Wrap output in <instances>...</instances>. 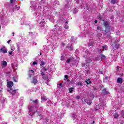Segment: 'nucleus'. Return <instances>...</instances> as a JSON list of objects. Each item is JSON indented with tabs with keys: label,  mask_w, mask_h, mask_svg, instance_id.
<instances>
[{
	"label": "nucleus",
	"mask_w": 124,
	"mask_h": 124,
	"mask_svg": "<svg viewBox=\"0 0 124 124\" xmlns=\"http://www.w3.org/2000/svg\"><path fill=\"white\" fill-rule=\"evenodd\" d=\"M109 25L110 23H109V21L103 20V25L106 29L105 31V32H109V31H110V29H111V27Z\"/></svg>",
	"instance_id": "f257e3e1"
},
{
	"label": "nucleus",
	"mask_w": 124,
	"mask_h": 124,
	"mask_svg": "<svg viewBox=\"0 0 124 124\" xmlns=\"http://www.w3.org/2000/svg\"><path fill=\"white\" fill-rule=\"evenodd\" d=\"M14 86V83L13 81H8L7 82V87L8 88L7 92L11 93V91H12V87Z\"/></svg>",
	"instance_id": "f03ea898"
},
{
	"label": "nucleus",
	"mask_w": 124,
	"mask_h": 124,
	"mask_svg": "<svg viewBox=\"0 0 124 124\" xmlns=\"http://www.w3.org/2000/svg\"><path fill=\"white\" fill-rule=\"evenodd\" d=\"M40 72V74H41V75L42 76L43 79L44 80H47V79H48V75L45 74L44 72L42 71V70H41Z\"/></svg>",
	"instance_id": "7ed1b4c3"
},
{
	"label": "nucleus",
	"mask_w": 124,
	"mask_h": 124,
	"mask_svg": "<svg viewBox=\"0 0 124 124\" xmlns=\"http://www.w3.org/2000/svg\"><path fill=\"white\" fill-rule=\"evenodd\" d=\"M28 109H29L30 112H31L32 113H33L34 114L35 113H36V112H37V110H33V109H35L34 107L31 106V105L29 106Z\"/></svg>",
	"instance_id": "20e7f679"
},
{
	"label": "nucleus",
	"mask_w": 124,
	"mask_h": 124,
	"mask_svg": "<svg viewBox=\"0 0 124 124\" xmlns=\"http://www.w3.org/2000/svg\"><path fill=\"white\" fill-rule=\"evenodd\" d=\"M28 75L29 76V78H31V77H32V75H34V71L32 70H29L28 72Z\"/></svg>",
	"instance_id": "39448f33"
},
{
	"label": "nucleus",
	"mask_w": 124,
	"mask_h": 124,
	"mask_svg": "<svg viewBox=\"0 0 124 124\" xmlns=\"http://www.w3.org/2000/svg\"><path fill=\"white\" fill-rule=\"evenodd\" d=\"M31 84L34 85H36L38 83V80H37V77L35 76L32 78V80L31 81Z\"/></svg>",
	"instance_id": "423d86ee"
},
{
	"label": "nucleus",
	"mask_w": 124,
	"mask_h": 124,
	"mask_svg": "<svg viewBox=\"0 0 124 124\" xmlns=\"http://www.w3.org/2000/svg\"><path fill=\"white\" fill-rule=\"evenodd\" d=\"M5 49V46H3L2 48L0 49V53H1L2 52L3 54H6V53H7V49Z\"/></svg>",
	"instance_id": "0eeeda50"
},
{
	"label": "nucleus",
	"mask_w": 124,
	"mask_h": 124,
	"mask_svg": "<svg viewBox=\"0 0 124 124\" xmlns=\"http://www.w3.org/2000/svg\"><path fill=\"white\" fill-rule=\"evenodd\" d=\"M112 47H113V49L117 50V49H119V48L120 47V45L118 44H115L113 45Z\"/></svg>",
	"instance_id": "6e6552de"
},
{
	"label": "nucleus",
	"mask_w": 124,
	"mask_h": 124,
	"mask_svg": "<svg viewBox=\"0 0 124 124\" xmlns=\"http://www.w3.org/2000/svg\"><path fill=\"white\" fill-rule=\"evenodd\" d=\"M102 93H103V94H104L105 95H106L107 94H108V93H109V92H107L106 91V88H104L102 91Z\"/></svg>",
	"instance_id": "1a4fd4ad"
},
{
	"label": "nucleus",
	"mask_w": 124,
	"mask_h": 124,
	"mask_svg": "<svg viewBox=\"0 0 124 124\" xmlns=\"http://www.w3.org/2000/svg\"><path fill=\"white\" fill-rule=\"evenodd\" d=\"M17 91H18V89H16V90H12L9 92L10 93H11V94H12V95H15V94L16 93V92H17Z\"/></svg>",
	"instance_id": "9d476101"
},
{
	"label": "nucleus",
	"mask_w": 124,
	"mask_h": 124,
	"mask_svg": "<svg viewBox=\"0 0 124 124\" xmlns=\"http://www.w3.org/2000/svg\"><path fill=\"white\" fill-rule=\"evenodd\" d=\"M117 82L120 84H123V79L121 78H117Z\"/></svg>",
	"instance_id": "9b49d317"
},
{
	"label": "nucleus",
	"mask_w": 124,
	"mask_h": 124,
	"mask_svg": "<svg viewBox=\"0 0 124 124\" xmlns=\"http://www.w3.org/2000/svg\"><path fill=\"white\" fill-rule=\"evenodd\" d=\"M30 101H32V102L34 103V104H38V99H36L35 100L30 99Z\"/></svg>",
	"instance_id": "f8f14e48"
},
{
	"label": "nucleus",
	"mask_w": 124,
	"mask_h": 124,
	"mask_svg": "<svg viewBox=\"0 0 124 124\" xmlns=\"http://www.w3.org/2000/svg\"><path fill=\"white\" fill-rule=\"evenodd\" d=\"M72 60H73V57L71 56L69 59L67 60L66 62L67 63H70V62H71Z\"/></svg>",
	"instance_id": "ddd939ff"
},
{
	"label": "nucleus",
	"mask_w": 124,
	"mask_h": 124,
	"mask_svg": "<svg viewBox=\"0 0 124 124\" xmlns=\"http://www.w3.org/2000/svg\"><path fill=\"white\" fill-rule=\"evenodd\" d=\"M90 80V78H88L85 80V83H86L87 85H89V84H92V81Z\"/></svg>",
	"instance_id": "4468645a"
},
{
	"label": "nucleus",
	"mask_w": 124,
	"mask_h": 124,
	"mask_svg": "<svg viewBox=\"0 0 124 124\" xmlns=\"http://www.w3.org/2000/svg\"><path fill=\"white\" fill-rule=\"evenodd\" d=\"M47 98L46 97V96H44L41 97V100L42 101H46V100H47Z\"/></svg>",
	"instance_id": "2eb2a0df"
},
{
	"label": "nucleus",
	"mask_w": 124,
	"mask_h": 124,
	"mask_svg": "<svg viewBox=\"0 0 124 124\" xmlns=\"http://www.w3.org/2000/svg\"><path fill=\"white\" fill-rule=\"evenodd\" d=\"M101 59H102V60H106L107 59L106 56L102 54H101Z\"/></svg>",
	"instance_id": "dca6fc26"
},
{
	"label": "nucleus",
	"mask_w": 124,
	"mask_h": 124,
	"mask_svg": "<svg viewBox=\"0 0 124 124\" xmlns=\"http://www.w3.org/2000/svg\"><path fill=\"white\" fill-rule=\"evenodd\" d=\"M73 90H74V87H72L69 89V92L70 93H73Z\"/></svg>",
	"instance_id": "f3484780"
},
{
	"label": "nucleus",
	"mask_w": 124,
	"mask_h": 124,
	"mask_svg": "<svg viewBox=\"0 0 124 124\" xmlns=\"http://www.w3.org/2000/svg\"><path fill=\"white\" fill-rule=\"evenodd\" d=\"M114 118L115 119H118L119 118V113H117V112H115L114 113Z\"/></svg>",
	"instance_id": "a211bd4d"
},
{
	"label": "nucleus",
	"mask_w": 124,
	"mask_h": 124,
	"mask_svg": "<svg viewBox=\"0 0 124 124\" xmlns=\"http://www.w3.org/2000/svg\"><path fill=\"white\" fill-rule=\"evenodd\" d=\"M77 85L80 86V87H82V86H83V83H82V82H81V81L78 82H77Z\"/></svg>",
	"instance_id": "6ab92c4d"
},
{
	"label": "nucleus",
	"mask_w": 124,
	"mask_h": 124,
	"mask_svg": "<svg viewBox=\"0 0 124 124\" xmlns=\"http://www.w3.org/2000/svg\"><path fill=\"white\" fill-rule=\"evenodd\" d=\"M2 65H3V66H6V65H7V62H6V61H3L2 63Z\"/></svg>",
	"instance_id": "aec40b11"
},
{
	"label": "nucleus",
	"mask_w": 124,
	"mask_h": 124,
	"mask_svg": "<svg viewBox=\"0 0 124 124\" xmlns=\"http://www.w3.org/2000/svg\"><path fill=\"white\" fill-rule=\"evenodd\" d=\"M65 60V57L63 55L61 57V61H64Z\"/></svg>",
	"instance_id": "412c9836"
},
{
	"label": "nucleus",
	"mask_w": 124,
	"mask_h": 124,
	"mask_svg": "<svg viewBox=\"0 0 124 124\" xmlns=\"http://www.w3.org/2000/svg\"><path fill=\"white\" fill-rule=\"evenodd\" d=\"M44 64H45V62L43 61H41V62L40 63V66H43V65H44Z\"/></svg>",
	"instance_id": "4be33fe9"
},
{
	"label": "nucleus",
	"mask_w": 124,
	"mask_h": 124,
	"mask_svg": "<svg viewBox=\"0 0 124 124\" xmlns=\"http://www.w3.org/2000/svg\"><path fill=\"white\" fill-rule=\"evenodd\" d=\"M67 48L69 49L70 51H72V50H73V46H67Z\"/></svg>",
	"instance_id": "5701e85b"
},
{
	"label": "nucleus",
	"mask_w": 124,
	"mask_h": 124,
	"mask_svg": "<svg viewBox=\"0 0 124 124\" xmlns=\"http://www.w3.org/2000/svg\"><path fill=\"white\" fill-rule=\"evenodd\" d=\"M111 3L112 4H115L116 3V0H111Z\"/></svg>",
	"instance_id": "b1692460"
},
{
	"label": "nucleus",
	"mask_w": 124,
	"mask_h": 124,
	"mask_svg": "<svg viewBox=\"0 0 124 124\" xmlns=\"http://www.w3.org/2000/svg\"><path fill=\"white\" fill-rule=\"evenodd\" d=\"M121 116H122V117H123V118H124V110L121 111Z\"/></svg>",
	"instance_id": "393cba45"
},
{
	"label": "nucleus",
	"mask_w": 124,
	"mask_h": 124,
	"mask_svg": "<svg viewBox=\"0 0 124 124\" xmlns=\"http://www.w3.org/2000/svg\"><path fill=\"white\" fill-rule=\"evenodd\" d=\"M13 80H14V82H18V78H15V77H14Z\"/></svg>",
	"instance_id": "a878e982"
},
{
	"label": "nucleus",
	"mask_w": 124,
	"mask_h": 124,
	"mask_svg": "<svg viewBox=\"0 0 124 124\" xmlns=\"http://www.w3.org/2000/svg\"><path fill=\"white\" fill-rule=\"evenodd\" d=\"M97 29L98 31H101V29H100V27L99 26H97Z\"/></svg>",
	"instance_id": "bb28decb"
},
{
	"label": "nucleus",
	"mask_w": 124,
	"mask_h": 124,
	"mask_svg": "<svg viewBox=\"0 0 124 124\" xmlns=\"http://www.w3.org/2000/svg\"><path fill=\"white\" fill-rule=\"evenodd\" d=\"M43 70L44 71H47V68L46 67H44Z\"/></svg>",
	"instance_id": "cd10ccee"
},
{
	"label": "nucleus",
	"mask_w": 124,
	"mask_h": 124,
	"mask_svg": "<svg viewBox=\"0 0 124 124\" xmlns=\"http://www.w3.org/2000/svg\"><path fill=\"white\" fill-rule=\"evenodd\" d=\"M61 46H63V47H64V46H65V44H64V43H62Z\"/></svg>",
	"instance_id": "c85d7f7f"
},
{
	"label": "nucleus",
	"mask_w": 124,
	"mask_h": 124,
	"mask_svg": "<svg viewBox=\"0 0 124 124\" xmlns=\"http://www.w3.org/2000/svg\"><path fill=\"white\" fill-rule=\"evenodd\" d=\"M17 51L18 52H20V46H17Z\"/></svg>",
	"instance_id": "c756f323"
},
{
	"label": "nucleus",
	"mask_w": 124,
	"mask_h": 124,
	"mask_svg": "<svg viewBox=\"0 0 124 124\" xmlns=\"http://www.w3.org/2000/svg\"><path fill=\"white\" fill-rule=\"evenodd\" d=\"M36 64H37V62H33V65H35Z\"/></svg>",
	"instance_id": "7c9ffc66"
},
{
	"label": "nucleus",
	"mask_w": 124,
	"mask_h": 124,
	"mask_svg": "<svg viewBox=\"0 0 124 124\" xmlns=\"http://www.w3.org/2000/svg\"><path fill=\"white\" fill-rule=\"evenodd\" d=\"M93 43H89L88 44V46H93Z\"/></svg>",
	"instance_id": "2f4dec72"
},
{
	"label": "nucleus",
	"mask_w": 124,
	"mask_h": 124,
	"mask_svg": "<svg viewBox=\"0 0 124 124\" xmlns=\"http://www.w3.org/2000/svg\"><path fill=\"white\" fill-rule=\"evenodd\" d=\"M64 77H65V79H66V80H67V79H68V76H67V75H65Z\"/></svg>",
	"instance_id": "473e14b6"
},
{
	"label": "nucleus",
	"mask_w": 124,
	"mask_h": 124,
	"mask_svg": "<svg viewBox=\"0 0 124 124\" xmlns=\"http://www.w3.org/2000/svg\"><path fill=\"white\" fill-rule=\"evenodd\" d=\"M76 98L77 99H80V97H79V96H76Z\"/></svg>",
	"instance_id": "72a5a7b5"
},
{
	"label": "nucleus",
	"mask_w": 124,
	"mask_h": 124,
	"mask_svg": "<svg viewBox=\"0 0 124 124\" xmlns=\"http://www.w3.org/2000/svg\"><path fill=\"white\" fill-rule=\"evenodd\" d=\"M9 53L10 55H12V53H13V51H9Z\"/></svg>",
	"instance_id": "f704fd0d"
},
{
	"label": "nucleus",
	"mask_w": 124,
	"mask_h": 124,
	"mask_svg": "<svg viewBox=\"0 0 124 124\" xmlns=\"http://www.w3.org/2000/svg\"><path fill=\"white\" fill-rule=\"evenodd\" d=\"M103 48L105 49V50H106V46H103Z\"/></svg>",
	"instance_id": "c9c22d12"
},
{
	"label": "nucleus",
	"mask_w": 124,
	"mask_h": 124,
	"mask_svg": "<svg viewBox=\"0 0 124 124\" xmlns=\"http://www.w3.org/2000/svg\"><path fill=\"white\" fill-rule=\"evenodd\" d=\"M65 29H68V25H66L65 27Z\"/></svg>",
	"instance_id": "e433bc0d"
},
{
	"label": "nucleus",
	"mask_w": 124,
	"mask_h": 124,
	"mask_svg": "<svg viewBox=\"0 0 124 124\" xmlns=\"http://www.w3.org/2000/svg\"><path fill=\"white\" fill-rule=\"evenodd\" d=\"M10 41H11V40H10L7 41L8 44H9V43H10Z\"/></svg>",
	"instance_id": "4c0bfd02"
},
{
	"label": "nucleus",
	"mask_w": 124,
	"mask_h": 124,
	"mask_svg": "<svg viewBox=\"0 0 124 124\" xmlns=\"http://www.w3.org/2000/svg\"><path fill=\"white\" fill-rule=\"evenodd\" d=\"M59 86H60L61 87H62V83H59Z\"/></svg>",
	"instance_id": "58836bf2"
},
{
	"label": "nucleus",
	"mask_w": 124,
	"mask_h": 124,
	"mask_svg": "<svg viewBox=\"0 0 124 124\" xmlns=\"http://www.w3.org/2000/svg\"><path fill=\"white\" fill-rule=\"evenodd\" d=\"M13 0H10L11 3H13Z\"/></svg>",
	"instance_id": "ea45409f"
},
{
	"label": "nucleus",
	"mask_w": 124,
	"mask_h": 124,
	"mask_svg": "<svg viewBox=\"0 0 124 124\" xmlns=\"http://www.w3.org/2000/svg\"><path fill=\"white\" fill-rule=\"evenodd\" d=\"M92 103H93L92 102V101H90V102H89V105H91V104H92Z\"/></svg>",
	"instance_id": "a19ab883"
},
{
	"label": "nucleus",
	"mask_w": 124,
	"mask_h": 124,
	"mask_svg": "<svg viewBox=\"0 0 124 124\" xmlns=\"http://www.w3.org/2000/svg\"><path fill=\"white\" fill-rule=\"evenodd\" d=\"M99 19H100V20H101V17L100 16H99Z\"/></svg>",
	"instance_id": "79ce46f5"
},
{
	"label": "nucleus",
	"mask_w": 124,
	"mask_h": 124,
	"mask_svg": "<svg viewBox=\"0 0 124 124\" xmlns=\"http://www.w3.org/2000/svg\"><path fill=\"white\" fill-rule=\"evenodd\" d=\"M95 23H97V20H95Z\"/></svg>",
	"instance_id": "37998d69"
},
{
	"label": "nucleus",
	"mask_w": 124,
	"mask_h": 124,
	"mask_svg": "<svg viewBox=\"0 0 124 124\" xmlns=\"http://www.w3.org/2000/svg\"><path fill=\"white\" fill-rule=\"evenodd\" d=\"M12 34H13V36H14V32H13Z\"/></svg>",
	"instance_id": "c03bdc74"
},
{
	"label": "nucleus",
	"mask_w": 124,
	"mask_h": 124,
	"mask_svg": "<svg viewBox=\"0 0 124 124\" xmlns=\"http://www.w3.org/2000/svg\"><path fill=\"white\" fill-rule=\"evenodd\" d=\"M89 60V62H91V60L90 59H88Z\"/></svg>",
	"instance_id": "a18cd8bd"
},
{
	"label": "nucleus",
	"mask_w": 124,
	"mask_h": 124,
	"mask_svg": "<svg viewBox=\"0 0 124 124\" xmlns=\"http://www.w3.org/2000/svg\"><path fill=\"white\" fill-rule=\"evenodd\" d=\"M67 23H68V21H66V22H65V24H67Z\"/></svg>",
	"instance_id": "49530a36"
},
{
	"label": "nucleus",
	"mask_w": 124,
	"mask_h": 124,
	"mask_svg": "<svg viewBox=\"0 0 124 124\" xmlns=\"http://www.w3.org/2000/svg\"><path fill=\"white\" fill-rule=\"evenodd\" d=\"M46 122H49V119H47V120H46Z\"/></svg>",
	"instance_id": "de8ad7c7"
},
{
	"label": "nucleus",
	"mask_w": 124,
	"mask_h": 124,
	"mask_svg": "<svg viewBox=\"0 0 124 124\" xmlns=\"http://www.w3.org/2000/svg\"><path fill=\"white\" fill-rule=\"evenodd\" d=\"M93 124H94V121H93Z\"/></svg>",
	"instance_id": "09e8293b"
},
{
	"label": "nucleus",
	"mask_w": 124,
	"mask_h": 124,
	"mask_svg": "<svg viewBox=\"0 0 124 124\" xmlns=\"http://www.w3.org/2000/svg\"><path fill=\"white\" fill-rule=\"evenodd\" d=\"M40 55H42V53H40Z\"/></svg>",
	"instance_id": "8fccbe9b"
},
{
	"label": "nucleus",
	"mask_w": 124,
	"mask_h": 124,
	"mask_svg": "<svg viewBox=\"0 0 124 124\" xmlns=\"http://www.w3.org/2000/svg\"><path fill=\"white\" fill-rule=\"evenodd\" d=\"M0 29H1V26H0Z\"/></svg>",
	"instance_id": "3c124183"
},
{
	"label": "nucleus",
	"mask_w": 124,
	"mask_h": 124,
	"mask_svg": "<svg viewBox=\"0 0 124 124\" xmlns=\"http://www.w3.org/2000/svg\"><path fill=\"white\" fill-rule=\"evenodd\" d=\"M67 81H69V80L68 79Z\"/></svg>",
	"instance_id": "603ef678"
},
{
	"label": "nucleus",
	"mask_w": 124,
	"mask_h": 124,
	"mask_svg": "<svg viewBox=\"0 0 124 124\" xmlns=\"http://www.w3.org/2000/svg\"><path fill=\"white\" fill-rule=\"evenodd\" d=\"M84 101H86V100H84Z\"/></svg>",
	"instance_id": "864d4df0"
}]
</instances>
